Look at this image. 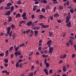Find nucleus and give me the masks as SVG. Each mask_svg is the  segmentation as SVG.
<instances>
[{
	"label": "nucleus",
	"instance_id": "obj_10",
	"mask_svg": "<svg viewBox=\"0 0 76 76\" xmlns=\"http://www.w3.org/2000/svg\"><path fill=\"white\" fill-rule=\"evenodd\" d=\"M10 13H11V12H10V11H7L6 12V14H5V15H6V16H7L8 15H9L10 14Z\"/></svg>",
	"mask_w": 76,
	"mask_h": 76
},
{
	"label": "nucleus",
	"instance_id": "obj_6",
	"mask_svg": "<svg viewBox=\"0 0 76 76\" xmlns=\"http://www.w3.org/2000/svg\"><path fill=\"white\" fill-rule=\"evenodd\" d=\"M66 57V54H65L64 55H61L60 56V58H65Z\"/></svg>",
	"mask_w": 76,
	"mask_h": 76
},
{
	"label": "nucleus",
	"instance_id": "obj_30",
	"mask_svg": "<svg viewBox=\"0 0 76 76\" xmlns=\"http://www.w3.org/2000/svg\"><path fill=\"white\" fill-rule=\"evenodd\" d=\"M33 75L34 73L33 72L30 73L29 74L28 76H33Z\"/></svg>",
	"mask_w": 76,
	"mask_h": 76
},
{
	"label": "nucleus",
	"instance_id": "obj_1",
	"mask_svg": "<svg viewBox=\"0 0 76 76\" xmlns=\"http://www.w3.org/2000/svg\"><path fill=\"white\" fill-rule=\"evenodd\" d=\"M15 55L16 56H18V55L19 56L21 55V52L19 51H15Z\"/></svg>",
	"mask_w": 76,
	"mask_h": 76
},
{
	"label": "nucleus",
	"instance_id": "obj_8",
	"mask_svg": "<svg viewBox=\"0 0 76 76\" xmlns=\"http://www.w3.org/2000/svg\"><path fill=\"white\" fill-rule=\"evenodd\" d=\"M32 24V23L31 21H29L27 23V25L28 26H31Z\"/></svg>",
	"mask_w": 76,
	"mask_h": 76
},
{
	"label": "nucleus",
	"instance_id": "obj_32",
	"mask_svg": "<svg viewBox=\"0 0 76 76\" xmlns=\"http://www.w3.org/2000/svg\"><path fill=\"white\" fill-rule=\"evenodd\" d=\"M53 33H52V32H50L49 33V36L50 37H52V36H53Z\"/></svg>",
	"mask_w": 76,
	"mask_h": 76
},
{
	"label": "nucleus",
	"instance_id": "obj_55",
	"mask_svg": "<svg viewBox=\"0 0 76 76\" xmlns=\"http://www.w3.org/2000/svg\"><path fill=\"white\" fill-rule=\"evenodd\" d=\"M58 3V2H57V1H54L53 3H54V4H57V3Z\"/></svg>",
	"mask_w": 76,
	"mask_h": 76
},
{
	"label": "nucleus",
	"instance_id": "obj_44",
	"mask_svg": "<svg viewBox=\"0 0 76 76\" xmlns=\"http://www.w3.org/2000/svg\"><path fill=\"white\" fill-rule=\"evenodd\" d=\"M66 46L68 47H69V46H70V44H69V43H66Z\"/></svg>",
	"mask_w": 76,
	"mask_h": 76
},
{
	"label": "nucleus",
	"instance_id": "obj_51",
	"mask_svg": "<svg viewBox=\"0 0 76 76\" xmlns=\"http://www.w3.org/2000/svg\"><path fill=\"white\" fill-rule=\"evenodd\" d=\"M52 72H53V70H52V69H50L49 71L50 73V74H51Z\"/></svg>",
	"mask_w": 76,
	"mask_h": 76
},
{
	"label": "nucleus",
	"instance_id": "obj_43",
	"mask_svg": "<svg viewBox=\"0 0 76 76\" xmlns=\"http://www.w3.org/2000/svg\"><path fill=\"white\" fill-rule=\"evenodd\" d=\"M12 31H11L10 32V33H9V35L10 36V37H11V35H12Z\"/></svg>",
	"mask_w": 76,
	"mask_h": 76
},
{
	"label": "nucleus",
	"instance_id": "obj_12",
	"mask_svg": "<svg viewBox=\"0 0 76 76\" xmlns=\"http://www.w3.org/2000/svg\"><path fill=\"white\" fill-rule=\"evenodd\" d=\"M52 42V40H49L47 43V45H51V44Z\"/></svg>",
	"mask_w": 76,
	"mask_h": 76
},
{
	"label": "nucleus",
	"instance_id": "obj_49",
	"mask_svg": "<svg viewBox=\"0 0 76 76\" xmlns=\"http://www.w3.org/2000/svg\"><path fill=\"white\" fill-rule=\"evenodd\" d=\"M66 5H67V6H69V1H66Z\"/></svg>",
	"mask_w": 76,
	"mask_h": 76
},
{
	"label": "nucleus",
	"instance_id": "obj_15",
	"mask_svg": "<svg viewBox=\"0 0 76 76\" xmlns=\"http://www.w3.org/2000/svg\"><path fill=\"white\" fill-rule=\"evenodd\" d=\"M68 42H69V43H70L71 45H73V42L72 40H69Z\"/></svg>",
	"mask_w": 76,
	"mask_h": 76
},
{
	"label": "nucleus",
	"instance_id": "obj_26",
	"mask_svg": "<svg viewBox=\"0 0 76 76\" xmlns=\"http://www.w3.org/2000/svg\"><path fill=\"white\" fill-rule=\"evenodd\" d=\"M17 3L18 4H21V1L20 0L18 1Z\"/></svg>",
	"mask_w": 76,
	"mask_h": 76
},
{
	"label": "nucleus",
	"instance_id": "obj_45",
	"mask_svg": "<svg viewBox=\"0 0 76 76\" xmlns=\"http://www.w3.org/2000/svg\"><path fill=\"white\" fill-rule=\"evenodd\" d=\"M11 8V7H6L5 8V9H6L7 10H8V9H10Z\"/></svg>",
	"mask_w": 76,
	"mask_h": 76
},
{
	"label": "nucleus",
	"instance_id": "obj_40",
	"mask_svg": "<svg viewBox=\"0 0 76 76\" xmlns=\"http://www.w3.org/2000/svg\"><path fill=\"white\" fill-rule=\"evenodd\" d=\"M43 3L45 4H47V1L46 0H44Z\"/></svg>",
	"mask_w": 76,
	"mask_h": 76
},
{
	"label": "nucleus",
	"instance_id": "obj_25",
	"mask_svg": "<svg viewBox=\"0 0 76 76\" xmlns=\"http://www.w3.org/2000/svg\"><path fill=\"white\" fill-rule=\"evenodd\" d=\"M7 5L8 7H9L10 6H11L12 5V3L10 2L8 3L7 4Z\"/></svg>",
	"mask_w": 76,
	"mask_h": 76
},
{
	"label": "nucleus",
	"instance_id": "obj_57",
	"mask_svg": "<svg viewBox=\"0 0 76 76\" xmlns=\"http://www.w3.org/2000/svg\"><path fill=\"white\" fill-rule=\"evenodd\" d=\"M45 51V53L46 54L47 53H48V51L47 50H44Z\"/></svg>",
	"mask_w": 76,
	"mask_h": 76
},
{
	"label": "nucleus",
	"instance_id": "obj_14",
	"mask_svg": "<svg viewBox=\"0 0 76 76\" xmlns=\"http://www.w3.org/2000/svg\"><path fill=\"white\" fill-rule=\"evenodd\" d=\"M39 29H40V27L39 26L37 27H35L34 28V29H35L36 30H39Z\"/></svg>",
	"mask_w": 76,
	"mask_h": 76
},
{
	"label": "nucleus",
	"instance_id": "obj_22",
	"mask_svg": "<svg viewBox=\"0 0 76 76\" xmlns=\"http://www.w3.org/2000/svg\"><path fill=\"white\" fill-rule=\"evenodd\" d=\"M42 26L43 27V28H47V27H48L49 26L48 25L45 26L44 25H42Z\"/></svg>",
	"mask_w": 76,
	"mask_h": 76
},
{
	"label": "nucleus",
	"instance_id": "obj_27",
	"mask_svg": "<svg viewBox=\"0 0 76 76\" xmlns=\"http://www.w3.org/2000/svg\"><path fill=\"white\" fill-rule=\"evenodd\" d=\"M16 67L17 68L19 66V63L18 62H17L16 64Z\"/></svg>",
	"mask_w": 76,
	"mask_h": 76
},
{
	"label": "nucleus",
	"instance_id": "obj_41",
	"mask_svg": "<svg viewBox=\"0 0 76 76\" xmlns=\"http://www.w3.org/2000/svg\"><path fill=\"white\" fill-rule=\"evenodd\" d=\"M13 48V46L11 47L10 48V51H11V50H12Z\"/></svg>",
	"mask_w": 76,
	"mask_h": 76
},
{
	"label": "nucleus",
	"instance_id": "obj_59",
	"mask_svg": "<svg viewBox=\"0 0 76 76\" xmlns=\"http://www.w3.org/2000/svg\"><path fill=\"white\" fill-rule=\"evenodd\" d=\"M35 63L37 64H39V62H38V60H37V61L35 62Z\"/></svg>",
	"mask_w": 76,
	"mask_h": 76
},
{
	"label": "nucleus",
	"instance_id": "obj_4",
	"mask_svg": "<svg viewBox=\"0 0 76 76\" xmlns=\"http://www.w3.org/2000/svg\"><path fill=\"white\" fill-rule=\"evenodd\" d=\"M66 26L69 28V27H71L72 26L71 23L70 22H69L68 23H67L66 24Z\"/></svg>",
	"mask_w": 76,
	"mask_h": 76
},
{
	"label": "nucleus",
	"instance_id": "obj_17",
	"mask_svg": "<svg viewBox=\"0 0 76 76\" xmlns=\"http://www.w3.org/2000/svg\"><path fill=\"white\" fill-rule=\"evenodd\" d=\"M5 56L6 57H7L8 56V54H9V51L8 50H7V51H6L5 52Z\"/></svg>",
	"mask_w": 76,
	"mask_h": 76
},
{
	"label": "nucleus",
	"instance_id": "obj_21",
	"mask_svg": "<svg viewBox=\"0 0 76 76\" xmlns=\"http://www.w3.org/2000/svg\"><path fill=\"white\" fill-rule=\"evenodd\" d=\"M66 67L65 66H64L63 67V71L64 72H66Z\"/></svg>",
	"mask_w": 76,
	"mask_h": 76
},
{
	"label": "nucleus",
	"instance_id": "obj_29",
	"mask_svg": "<svg viewBox=\"0 0 76 76\" xmlns=\"http://www.w3.org/2000/svg\"><path fill=\"white\" fill-rule=\"evenodd\" d=\"M14 9V7L13 6H12L11 7V10H10L11 12H13V10Z\"/></svg>",
	"mask_w": 76,
	"mask_h": 76
},
{
	"label": "nucleus",
	"instance_id": "obj_61",
	"mask_svg": "<svg viewBox=\"0 0 76 76\" xmlns=\"http://www.w3.org/2000/svg\"><path fill=\"white\" fill-rule=\"evenodd\" d=\"M75 57V55L74 54H73L72 56V58H73V57Z\"/></svg>",
	"mask_w": 76,
	"mask_h": 76
},
{
	"label": "nucleus",
	"instance_id": "obj_20",
	"mask_svg": "<svg viewBox=\"0 0 76 76\" xmlns=\"http://www.w3.org/2000/svg\"><path fill=\"white\" fill-rule=\"evenodd\" d=\"M41 10L42 12L43 13H45V11H46L45 9L44 8H42L41 9Z\"/></svg>",
	"mask_w": 76,
	"mask_h": 76
},
{
	"label": "nucleus",
	"instance_id": "obj_63",
	"mask_svg": "<svg viewBox=\"0 0 76 76\" xmlns=\"http://www.w3.org/2000/svg\"><path fill=\"white\" fill-rule=\"evenodd\" d=\"M74 47L75 48V50H76V45H74Z\"/></svg>",
	"mask_w": 76,
	"mask_h": 76
},
{
	"label": "nucleus",
	"instance_id": "obj_58",
	"mask_svg": "<svg viewBox=\"0 0 76 76\" xmlns=\"http://www.w3.org/2000/svg\"><path fill=\"white\" fill-rule=\"evenodd\" d=\"M47 60L45 58V64L47 63Z\"/></svg>",
	"mask_w": 76,
	"mask_h": 76
},
{
	"label": "nucleus",
	"instance_id": "obj_35",
	"mask_svg": "<svg viewBox=\"0 0 76 76\" xmlns=\"http://www.w3.org/2000/svg\"><path fill=\"white\" fill-rule=\"evenodd\" d=\"M11 27L12 29H14L15 27V26L13 24H12L11 25Z\"/></svg>",
	"mask_w": 76,
	"mask_h": 76
},
{
	"label": "nucleus",
	"instance_id": "obj_46",
	"mask_svg": "<svg viewBox=\"0 0 76 76\" xmlns=\"http://www.w3.org/2000/svg\"><path fill=\"white\" fill-rule=\"evenodd\" d=\"M7 70H4V71H3L2 72V73H6V72H7Z\"/></svg>",
	"mask_w": 76,
	"mask_h": 76
},
{
	"label": "nucleus",
	"instance_id": "obj_9",
	"mask_svg": "<svg viewBox=\"0 0 76 76\" xmlns=\"http://www.w3.org/2000/svg\"><path fill=\"white\" fill-rule=\"evenodd\" d=\"M53 16L54 18H58L60 16V15L58 13H56Z\"/></svg>",
	"mask_w": 76,
	"mask_h": 76
},
{
	"label": "nucleus",
	"instance_id": "obj_33",
	"mask_svg": "<svg viewBox=\"0 0 76 76\" xmlns=\"http://www.w3.org/2000/svg\"><path fill=\"white\" fill-rule=\"evenodd\" d=\"M45 64L47 67H49V66H50V65L48 63H47L46 64Z\"/></svg>",
	"mask_w": 76,
	"mask_h": 76
},
{
	"label": "nucleus",
	"instance_id": "obj_13",
	"mask_svg": "<svg viewBox=\"0 0 76 76\" xmlns=\"http://www.w3.org/2000/svg\"><path fill=\"white\" fill-rule=\"evenodd\" d=\"M35 36L36 37L37 36V35H38V31H34Z\"/></svg>",
	"mask_w": 76,
	"mask_h": 76
},
{
	"label": "nucleus",
	"instance_id": "obj_5",
	"mask_svg": "<svg viewBox=\"0 0 76 76\" xmlns=\"http://www.w3.org/2000/svg\"><path fill=\"white\" fill-rule=\"evenodd\" d=\"M11 29V27H9L7 28V34L8 35L9 34V33L10 32V29Z\"/></svg>",
	"mask_w": 76,
	"mask_h": 76
},
{
	"label": "nucleus",
	"instance_id": "obj_24",
	"mask_svg": "<svg viewBox=\"0 0 76 76\" xmlns=\"http://www.w3.org/2000/svg\"><path fill=\"white\" fill-rule=\"evenodd\" d=\"M26 12H24L22 15V17H23V18H24L26 16Z\"/></svg>",
	"mask_w": 76,
	"mask_h": 76
},
{
	"label": "nucleus",
	"instance_id": "obj_16",
	"mask_svg": "<svg viewBox=\"0 0 76 76\" xmlns=\"http://www.w3.org/2000/svg\"><path fill=\"white\" fill-rule=\"evenodd\" d=\"M70 12L71 13H75V10H73V9H71L70 10Z\"/></svg>",
	"mask_w": 76,
	"mask_h": 76
},
{
	"label": "nucleus",
	"instance_id": "obj_60",
	"mask_svg": "<svg viewBox=\"0 0 76 76\" xmlns=\"http://www.w3.org/2000/svg\"><path fill=\"white\" fill-rule=\"evenodd\" d=\"M13 56H14V54H11V58H13Z\"/></svg>",
	"mask_w": 76,
	"mask_h": 76
},
{
	"label": "nucleus",
	"instance_id": "obj_52",
	"mask_svg": "<svg viewBox=\"0 0 76 76\" xmlns=\"http://www.w3.org/2000/svg\"><path fill=\"white\" fill-rule=\"evenodd\" d=\"M37 10V8L34 7V8H33V11H35V10Z\"/></svg>",
	"mask_w": 76,
	"mask_h": 76
},
{
	"label": "nucleus",
	"instance_id": "obj_36",
	"mask_svg": "<svg viewBox=\"0 0 76 76\" xmlns=\"http://www.w3.org/2000/svg\"><path fill=\"white\" fill-rule=\"evenodd\" d=\"M30 29H29L28 30H27L26 31V34H28V33H29V32H30Z\"/></svg>",
	"mask_w": 76,
	"mask_h": 76
},
{
	"label": "nucleus",
	"instance_id": "obj_34",
	"mask_svg": "<svg viewBox=\"0 0 76 76\" xmlns=\"http://www.w3.org/2000/svg\"><path fill=\"white\" fill-rule=\"evenodd\" d=\"M36 12L38 13V12H41V10L39 9H38L36 10Z\"/></svg>",
	"mask_w": 76,
	"mask_h": 76
},
{
	"label": "nucleus",
	"instance_id": "obj_37",
	"mask_svg": "<svg viewBox=\"0 0 76 76\" xmlns=\"http://www.w3.org/2000/svg\"><path fill=\"white\" fill-rule=\"evenodd\" d=\"M4 66L6 67H7L8 66V64L7 63H5L4 64Z\"/></svg>",
	"mask_w": 76,
	"mask_h": 76
},
{
	"label": "nucleus",
	"instance_id": "obj_31",
	"mask_svg": "<svg viewBox=\"0 0 76 76\" xmlns=\"http://www.w3.org/2000/svg\"><path fill=\"white\" fill-rule=\"evenodd\" d=\"M19 46L15 48V50L16 51H18V50H19Z\"/></svg>",
	"mask_w": 76,
	"mask_h": 76
},
{
	"label": "nucleus",
	"instance_id": "obj_11",
	"mask_svg": "<svg viewBox=\"0 0 76 76\" xmlns=\"http://www.w3.org/2000/svg\"><path fill=\"white\" fill-rule=\"evenodd\" d=\"M19 17H20V14L19 13H18L16 15L15 18H19Z\"/></svg>",
	"mask_w": 76,
	"mask_h": 76
},
{
	"label": "nucleus",
	"instance_id": "obj_18",
	"mask_svg": "<svg viewBox=\"0 0 76 76\" xmlns=\"http://www.w3.org/2000/svg\"><path fill=\"white\" fill-rule=\"evenodd\" d=\"M8 22H10L12 21V18L11 17H9L8 18Z\"/></svg>",
	"mask_w": 76,
	"mask_h": 76
},
{
	"label": "nucleus",
	"instance_id": "obj_28",
	"mask_svg": "<svg viewBox=\"0 0 76 76\" xmlns=\"http://www.w3.org/2000/svg\"><path fill=\"white\" fill-rule=\"evenodd\" d=\"M59 9L60 10H62V9H63V7L60 6L59 7Z\"/></svg>",
	"mask_w": 76,
	"mask_h": 76
},
{
	"label": "nucleus",
	"instance_id": "obj_62",
	"mask_svg": "<svg viewBox=\"0 0 76 76\" xmlns=\"http://www.w3.org/2000/svg\"><path fill=\"white\" fill-rule=\"evenodd\" d=\"M39 50H40V51H41V47H39L38 48Z\"/></svg>",
	"mask_w": 76,
	"mask_h": 76
},
{
	"label": "nucleus",
	"instance_id": "obj_38",
	"mask_svg": "<svg viewBox=\"0 0 76 76\" xmlns=\"http://www.w3.org/2000/svg\"><path fill=\"white\" fill-rule=\"evenodd\" d=\"M0 56H1V57L4 56V53H0Z\"/></svg>",
	"mask_w": 76,
	"mask_h": 76
},
{
	"label": "nucleus",
	"instance_id": "obj_50",
	"mask_svg": "<svg viewBox=\"0 0 76 76\" xmlns=\"http://www.w3.org/2000/svg\"><path fill=\"white\" fill-rule=\"evenodd\" d=\"M40 19H42V18H43V17H44V16L42 15H40Z\"/></svg>",
	"mask_w": 76,
	"mask_h": 76
},
{
	"label": "nucleus",
	"instance_id": "obj_3",
	"mask_svg": "<svg viewBox=\"0 0 76 76\" xmlns=\"http://www.w3.org/2000/svg\"><path fill=\"white\" fill-rule=\"evenodd\" d=\"M49 53H53V48L51 47L49 48Z\"/></svg>",
	"mask_w": 76,
	"mask_h": 76
},
{
	"label": "nucleus",
	"instance_id": "obj_42",
	"mask_svg": "<svg viewBox=\"0 0 76 76\" xmlns=\"http://www.w3.org/2000/svg\"><path fill=\"white\" fill-rule=\"evenodd\" d=\"M39 1H36L35 3H34V4H38V3H39Z\"/></svg>",
	"mask_w": 76,
	"mask_h": 76
},
{
	"label": "nucleus",
	"instance_id": "obj_39",
	"mask_svg": "<svg viewBox=\"0 0 76 76\" xmlns=\"http://www.w3.org/2000/svg\"><path fill=\"white\" fill-rule=\"evenodd\" d=\"M24 45V43H23L21 45H20L18 47H22V46H23Z\"/></svg>",
	"mask_w": 76,
	"mask_h": 76
},
{
	"label": "nucleus",
	"instance_id": "obj_19",
	"mask_svg": "<svg viewBox=\"0 0 76 76\" xmlns=\"http://www.w3.org/2000/svg\"><path fill=\"white\" fill-rule=\"evenodd\" d=\"M42 56L43 58H46L47 57H48V55H45L44 54H43L42 55Z\"/></svg>",
	"mask_w": 76,
	"mask_h": 76
},
{
	"label": "nucleus",
	"instance_id": "obj_53",
	"mask_svg": "<svg viewBox=\"0 0 76 76\" xmlns=\"http://www.w3.org/2000/svg\"><path fill=\"white\" fill-rule=\"evenodd\" d=\"M57 21L58 23H61V20H57Z\"/></svg>",
	"mask_w": 76,
	"mask_h": 76
},
{
	"label": "nucleus",
	"instance_id": "obj_48",
	"mask_svg": "<svg viewBox=\"0 0 76 76\" xmlns=\"http://www.w3.org/2000/svg\"><path fill=\"white\" fill-rule=\"evenodd\" d=\"M32 54H33V52H32L30 53L29 54V57H30V56H32Z\"/></svg>",
	"mask_w": 76,
	"mask_h": 76
},
{
	"label": "nucleus",
	"instance_id": "obj_23",
	"mask_svg": "<svg viewBox=\"0 0 76 76\" xmlns=\"http://www.w3.org/2000/svg\"><path fill=\"white\" fill-rule=\"evenodd\" d=\"M4 61L5 63H7L9 62V60L7 59L6 58L4 59Z\"/></svg>",
	"mask_w": 76,
	"mask_h": 76
},
{
	"label": "nucleus",
	"instance_id": "obj_2",
	"mask_svg": "<svg viewBox=\"0 0 76 76\" xmlns=\"http://www.w3.org/2000/svg\"><path fill=\"white\" fill-rule=\"evenodd\" d=\"M70 17L69 16H67L66 18V23H67L69 21H70Z\"/></svg>",
	"mask_w": 76,
	"mask_h": 76
},
{
	"label": "nucleus",
	"instance_id": "obj_64",
	"mask_svg": "<svg viewBox=\"0 0 76 76\" xmlns=\"http://www.w3.org/2000/svg\"><path fill=\"white\" fill-rule=\"evenodd\" d=\"M57 76V73H54V74L53 75V76Z\"/></svg>",
	"mask_w": 76,
	"mask_h": 76
},
{
	"label": "nucleus",
	"instance_id": "obj_7",
	"mask_svg": "<svg viewBox=\"0 0 76 76\" xmlns=\"http://www.w3.org/2000/svg\"><path fill=\"white\" fill-rule=\"evenodd\" d=\"M44 72L46 74V75H48V70L47 69H44Z\"/></svg>",
	"mask_w": 76,
	"mask_h": 76
},
{
	"label": "nucleus",
	"instance_id": "obj_47",
	"mask_svg": "<svg viewBox=\"0 0 76 76\" xmlns=\"http://www.w3.org/2000/svg\"><path fill=\"white\" fill-rule=\"evenodd\" d=\"M50 9V7L49 6L47 7L46 8V10H48V9Z\"/></svg>",
	"mask_w": 76,
	"mask_h": 76
},
{
	"label": "nucleus",
	"instance_id": "obj_54",
	"mask_svg": "<svg viewBox=\"0 0 76 76\" xmlns=\"http://www.w3.org/2000/svg\"><path fill=\"white\" fill-rule=\"evenodd\" d=\"M35 18V17L34 16V15H32L31 16V19H34Z\"/></svg>",
	"mask_w": 76,
	"mask_h": 76
},
{
	"label": "nucleus",
	"instance_id": "obj_56",
	"mask_svg": "<svg viewBox=\"0 0 76 76\" xmlns=\"http://www.w3.org/2000/svg\"><path fill=\"white\" fill-rule=\"evenodd\" d=\"M50 19H51V20H52L53 19V17L50 16Z\"/></svg>",
	"mask_w": 76,
	"mask_h": 76
}]
</instances>
